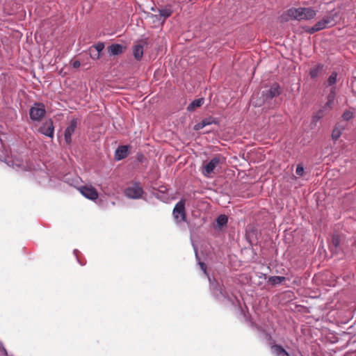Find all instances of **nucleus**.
Listing matches in <instances>:
<instances>
[{
	"instance_id": "nucleus-2",
	"label": "nucleus",
	"mask_w": 356,
	"mask_h": 356,
	"mask_svg": "<svg viewBox=\"0 0 356 356\" xmlns=\"http://www.w3.org/2000/svg\"><path fill=\"white\" fill-rule=\"evenodd\" d=\"M337 14H330L325 16L321 20L316 22L312 27H310L307 32L312 34L315 32L333 26L336 24Z\"/></svg>"
},
{
	"instance_id": "nucleus-27",
	"label": "nucleus",
	"mask_w": 356,
	"mask_h": 356,
	"mask_svg": "<svg viewBox=\"0 0 356 356\" xmlns=\"http://www.w3.org/2000/svg\"><path fill=\"white\" fill-rule=\"evenodd\" d=\"M92 48L94 49L95 51L101 53V51L104 49V44L103 42H98L92 47Z\"/></svg>"
},
{
	"instance_id": "nucleus-5",
	"label": "nucleus",
	"mask_w": 356,
	"mask_h": 356,
	"mask_svg": "<svg viewBox=\"0 0 356 356\" xmlns=\"http://www.w3.org/2000/svg\"><path fill=\"white\" fill-rule=\"evenodd\" d=\"M173 216L177 222L186 220L185 200H181L173 209Z\"/></svg>"
},
{
	"instance_id": "nucleus-33",
	"label": "nucleus",
	"mask_w": 356,
	"mask_h": 356,
	"mask_svg": "<svg viewBox=\"0 0 356 356\" xmlns=\"http://www.w3.org/2000/svg\"><path fill=\"white\" fill-rule=\"evenodd\" d=\"M81 65V63L79 60H74L72 63V66L74 68H78Z\"/></svg>"
},
{
	"instance_id": "nucleus-25",
	"label": "nucleus",
	"mask_w": 356,
	"mask_h": 356,
	"mask_svg": "<svg viewBox=\"0 0 356 356\" xmlns=\"http://www.w3.org/2000/svg\"><path fill=\"white\" fill-rule=\"evenodd\" d=\"M335 95H336V88L332 87L330 90L329 95H327V100L334 102V98H335Z\"/></svg>"
},
{
	"instance_id": "nucleus-6",
	"label": "nucleus",
	"mask_w": 356,
	"mask_h": 356,
	"mask_svg": "<svg viewBox=\"0 0 356 356\" xmlns=\"http://www.w3.org/2000/svg\"><path fill=\"white\" fill-rule=\"evenodd\" d=\"M124 194L129 198L138 199L143 194V189L139 184H134L133 186L126 188Z\"/></svg>"
},
{
	"instance_id": "nucleus-19",
	"label": "nucleus",
	"mask_w": 356,
	"mask_h": 356,
	"mask_svg": "<svg viewBox=\"0 0 356 356\" xmlns=\"http://www.w3.org/2000/svg\"><path fill=\"white\" fill-rule=\"evenodd\" d=\"M204 104V99L199 98L193 100L188 106V111H193L197 107H200Z\"/></svg>"
},
{
	"instance_id": "nucleus-1",
	"label": "nucleus",
	"mask_w": 356,
	"mask_h": 356,
	"mask_svg": "<svg viewBox=\"0 0 356 356\" xmlns=\"http://www.w3.org/2000/svg\"><path fill=\"white\" fill-rule=\"evenodd\" d=\"M286 13L289 17L298 21L312 19L316 15V11L312 8H292Z\"/></svg>"
},
{
	"instance_id": "nucleus-28",
	"label": "nucleus",
	"mask_w": 356,
	"mask_h": 356,
	"mask_svg": "<svg viewBox=\"0 0 356 356\" xmlns=\"http://www.w3.org/2000/svg\"><path fill=\"white\" fill-rule=\"evenodd\" d=\"M333 105H334V102L333 101L327 100L326 104L323 107L325 109V113H326L327 111L332 109V107H333Z\"/></svg>"
},
{
	"instance_id": "nucleus-30",
	"label": "nucleus",
	"mask_w": 356,
	"mask_h": 356,
	"mask_svg": "<svg viewBox=\"0 0 356 356\" xmlns=\"http://www.w3.org/2000/svg\"><path fill=\"white\" fill-rule=\"evenodd\" d=\"M296 173L299 175V176H302L303 175V173H304V168L302 165H298L297 168H296Z\"/></svg>"
},
{
	"instance_id": "nucleus-18",
	"label": "nucleus",
	"mask_w": 356,
	"mask_h": 356,
	"mask_svg": "<svg viewBox=\"0 0 356 356\" xmlns=\"http://www.w3.org/2000/svg\"><path fill=\"white\" fill-rule=\"evenodd\" d=\"M286 280V277L283 276H271L268 279V283L272 285H277Z\"/></svg>"
},
{
	"instance_id": "nucleus-29",
	"label": "nucleus",
	"mask_w": 356,
	"mask_h": 356,
	"mask_svg": "<svg viewBox=\"0 0 356 356\" xmlns=\"http://www.w3.org/2000/svg\"><path fill=\"white\" fill-rule=\"evenodd\" d=\"M353 114L350 111H346L343 113V114L342 115L343 119L346 121L350 120L351 118H353Z\"/></svg>"
},
{
	"instance_id": "nucleus-15",
	"label": "nucleus",
	"mask_w": 356,
	"mask_h": 356,
	"mask_svg": "<svg viewBox=\"0 0 356 356\" xmlns=\"http://www.w3.org/2000/svg\"><path fill=\"white\" fill-rule=\"evenodd\" d=\"M133 53L134 58L137 60H140L143 56V46L138 44L134 46Z\"/></svg>"
},
{
	"instance_id": "nucleus-10",
	"label": "nucleus",
	"mask_w": 356,
	"mask_h": 356,
	"mask_svg": "<svg viewBox=\"0 0 356 356\" xmlns=\"http://www.w3.org/2000/svg\"><path fill=\"white\" fill-rule=\"evenodd\" d=\"M159 15H152L151 17L153 19H153L154 22L155 20L162 19V24H163L165 21V19L172 15V10L170 7H165V8L159 9Z\"/></svg>"
},
{
	"instance_id": "nucleus-14",
	"label": "nucleus",
	"mask_w": 356,
	"mask_h": 356,
	"mask_svg": "<svg viewBox=\"0 0 356 356\" xmlns=\"http://www.w3.org/2000/svg\"><path fill=\"white\" fill-rule=\"evenodd\" d=\"M108 50L111 55H119L123 52L124 47L122 44H113L108 47Z\"/></svg>"
},
{
	"instance_id": "nucleus-21",
	"label": "nucleus",
	"mask_w": 356,
	"mask_h": 356,
	"mask_svg": "<svg viewBox=\"0 0 356 356\" xmlns=\"http://www.w3.org/2000/svg\"><path fill=\"white\" fill-rule=\"evenodd\" d=\"M337 73L335 72H333L331 75L329 76V78L327 80V82L325 83L326 86H332L334 85L337 83Z\"/></svg>"
},
{
	"instance_id": "nucleus-4",
	"label": "nucleus",
	"mask_w": 356,
	"mask_h": 356,
	"mask_svg": "<svg viewBox=\"0 0 356 356\" xmlns=\"http://www.w3.org/2000/svg\"><path fill=\"white\" fill-rule=\"evenodd\" d=\"M46 111L43 104H35L29 111L30 118L33 121H40L45 115Z\"/></svg>"
},
{
	"instance_id": "nucleus-31",
	"label": "nucleus",
	"mask_w": 356,
	"mask_h": 356,
	"mask_svg": "<svg viewBox=\"0 0 356 356\" xmlns=\"http://www.w3.org/2000/svg\"><path fill=\"white\" fill-rule=\"evenodd\" d=\"M204 127V124H203L202 122L201 121L200 122L196 124L194 126V129L196 130V131H199V130L203 129Z\"/></svg>"
},
{
	"instance_id": "nucleus-12",
	"label": "nucleus",
	"mask_w": 356,
	"mask_h": 356,
	"mask_svg": "<svg viewBox=\"0 0 356 356\" xmlns=\"http://www.w3.org/2000/svg\"><path fill=\"white\" fill-rule=\"evenodd\" d=\"M281 88L280 86L277 83H273L270 89L266 92V99H272L273 97H275L281 93Z\"/></svg>"
},
{
	"instance_id": "nucleus-32",
	"label": "nucleus",
	"mask_w": 356,
	"mask_h": 356,
	"mask_svg": "<svg viewBox=\"0 0 356 356\" xmlns=\"http://www.w3.org/2000/svg\"><path fill=\"white\" fill-rule=\"evenodd\" d=\"M199 264L204 273L207 274V265L203 262H199Z\"/></svg>"
},
{
	"instance_id": "nucleus-3",
	"label": "nucleus",
	"mask_w": 356,
	"mask_h": 356,
	"mask_svg": "<svg viewBox=\"0 0 356 356\" xmlns=\"http://www.w3.org/2000/svg\"><path fill=\"white\" fill-rule=\"evenodd\" d=\"M225 158L221 154L214 156L211 161L204 165L202 168V174L206 177H211L216 167L220 164L224 163Z\"/></svg>"
},
{
	"instance_id": "nucleus-24",
	"label": "nucleus",
	"mask_w": 356,
	"mask_h": 356,
	"mask_svg": "<svg viewBox=\"0 0 356 356\" xmlns=\"http://www.w3.org/2000/svg\"><path fill=\"white\" fill-rule=\"evenodd\" d=\"M90 58L93 60H97L100 58V53L98 51H95L94 49L92 47L90 48Z\"/></svg>"
},
{
	"instance_id": "nucleus-22",
	"label": "nucleus",
	"mask_w": 356,
	"mask_h": 356,
	"mask_svg": "<svg viewBox=\"0 0 356 356\" xmlns=\"http://www.w3.org/2000/svg\"><path fill=\"white\" fill-rule=\"evenodd\" d=\"M228 218L225 215H220L218 217L216 221L219 226H224L227 223Z\"/></svg>"
},
{
	"instance_id": "nucleus-26",
	"label": "nucleus",
	"mask_w": 356,
	"mask_h": 356,
	"mask_svg": "<svg viewBox=\"0 0 356 356\" xmlns=\"http://www.w3.org/2000/svg\"><path fill=\"white\" fill-rule=\"evenodd\" d=\"M341 133L339 129L335 128L332 133V138L337 140L341 136Z\"/></svg>"
},
{
	"instance_id": "nucleus-11",
	"label": "nucleus",
	"mask_w": 356,
	"mask_h": 356,
	"mask_svg": "<svg viewBox=\"0 0 356 356\" xmlns=\"http://www.w3.org/2000/svg\"><path fill=\"white\" fill-rule=\"evenodd\" d=\"M341 236L337 234H334L332 236V240L329 245L330 251L335 254L339 253V250H341Z\"/></svg>"
},
{
	"instance_id": "nucleus-34",
	"label": "nucleus",
	"mask_w": 356,
	"mask_h": 356,
	"mask_svg": "<svg viewBox=\"0 0 356 356\" xmlns=\"http://www.w3.org/2000/svg\"><path fill=\"white\" fill-rule=\"evenodd\" d=\"M1 351H2V353H3L6 356H8L7 350H6V349L4 347H2V348H1Z\"/></svg>"
},
{
	"instance_id": "nucleus-16",
	"label": "nucleus",
	"mask_w": 356,
	"mask_h": 356,
	"mask_svg": "<svg viewBox=\"0 0 356 356\" xmlns=\"http://www.w3.org/2000/svg\"><path fill=\"white\" fill-rule=\"evenodd\" d=\"M323 65L322 64H317L312 68H311L309 74L312 79L318 77L322 72Z\"/></svg>"
},
{
	"instance_id": "nucleus-8",
	"label": "nucleus",
	"mask_w": 356,
	"mask_h": 356,
	"mask_svg": "<svg viewBox=\"0 0 356 356\" xmlns=\"http://www.w3.org/2000/svg\"><path fill=\"white\" fill-rule=\"evenodd\" d=\"M39 131L41 134L52 138L54 133L53 121L51 120H46L40 127Z\"/></svg>"
},
{
	"instance_id": "nucleus-23",
	"label": "nucleus",
	"mask_w": 356,
	"mask_h": 356,
	"mask_svg": "<svg viewBox=\"0 0 356 356\" xmlns=\"http://www.w3.org/2000/svg\"><path fill=\"white\" fill-rule=\"evenodd\" d=\"M202 122L204 124V127L217 123V120L213 117L207 118L202 120Z\"/></svg>"
},
{
	"instance_id": "nucleus-20",
	"label": "nucleus",
	"mask_w": 356,
	"mask_h": 356,
	"mask_svg": "<svg viewBox=\"0 0 356 356\" xmlns=\"http://www.w3.org/2000/svg\"><path fill=\"white\" fill-rule=\"evenodd\" d=\"M326 113L325 109L323 108L314 113L312 117V122L316 124Z\"/></svg>"
},
{
	"instance_id": "nucleus-7",
	"label": "nucleus",
	"mask_w": 356,
	"mask_h": 356,
	"mask_svg": "<svg viewBox=\"0 0 356 356\" xmlns=\"http://www.w3.org/2000/svg\"><path fill=\"white\" fill-rule=\"evenodd\" d=\"M80 193L86 198L95 200L98 198V192L92 186H81L79 188Z\"/></svg>"
},
{
	"instance_id": "nucleus-9",
	"label": "nucleus",
	"mask_w": 356,
	"mask_h": 356,
	"mask_svg": "<svg viewBox=\"0 0 356 356\" xmlns=\"http://www.w3.org/2000/svg\"><path fill=\"white\" fill-rule=\"evenodd\" d=\"M77 126V121L76 119H73L70 121L69 126L65 131V140L67 144H70L72 142V135L74 132Z\"/></svg>"
},
{
	"instance_id": "nucleus-17",
	"label": "nucleus",
	"mask_w": 356,
	"mask_h": 356,
	"mask_svg": "<svg viewBox=\"0 0 356 356\" xmlns=\"http://www.w3.org/2000/svg\"><path fill=\"white\" fill-rule=\"evenodd\" d=\"M276 356H290V355L280 345L275 344L271 346Z\"/></svg>"
},
{
	"instance_id": "nucleus-13",
	"label": "nucleus",
	"mask_w": 356,
	"mask_h": 356,
	"mask_svg": "<svg viewBox=\"0 0 356 356\" xmlns=\"http://www.w3.org/2000/svg\"><path fill=\"white\" fill-rule=\"evenodd\" d=\"M128 147L127 145H121L118 147L115 151V159L118 161L122 160L127 156Z\"/></svg>"
}]
</instances>
